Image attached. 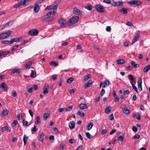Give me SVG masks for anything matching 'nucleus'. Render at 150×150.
I'll return each mask as SVG.
<instances>
[{
	"instance_id": "obj_1",
	"label": "nucleus",
	"mask_w": 150,
	"mask_h": 150,
	"mask_svg": "<svg viewBox=\"0 0 150 150\" xmlns=\"http://www.w3.org/2000/svg\"><path fill=\"white\" fill-rule=\"evenodd\" d=\"M79 17L78 16H74L69 19L67 23V25L70 26L76 23L79 21Z\"/></svg>"
},
{
	"instance_id": "obj_2",
	"label": "nucleus",
	"mask_w": 150,
	"mask_h": 150,
	"mask_svg": "<svg viewBox=\"0 0 150 150\" xmlns=\"http://www.w3.org/2000/svg\"><path fill=\"white\" fill-rule=\"evenodd\" d=\"M11 33V31L10 30L6 32L2 33L0 34V40L2 39L9 37Z\"/></svg>"
},
{
	"instance_id": "obj_3",
	"label": "nucleus",
	"mask_w": 150,
	"mask_h": 150,
	"mask_svg": "<svg viewBox=\"0 0 150 150\" xmlns=\"http://www.w3.org/2000/svg\"><path fill=\"white\" fill-rule=\"evenodd\" d=\"M58 22L59 25L61 27L63 28L65 27L67 23L65 20L62 18H60L58 19Z\"/></svg>"
},
{
	"instance_id": "obj_4",
	"label": "nucleus",
	"mask_w": 150,
	"mask_h": 150,
	"mask_svg": "<svg viewBox=\"0 0 150 150\" xmlns=\"http://www.w3.org/2000/svg\"><path fill=\"white\" fill-rule=\"evenodd\" d=\"M95 8L97 11L100 13H103L105 11L103 6L100 4L96 5L95 6Z\"/></svg>"
},
{
	"instance_id": "obj_5",
	"label": "nucleus",
	"mask_w": 150,
	"mask_h": 150,
	"mask_svg": "<svg viewBox=\"0 0 150 150\" xmlns=\"http://www.w3.org/2000/svg\"><path fill=\"white\" fill-rule=\"evenodd\" d=\"M127 3L131 5H134L136 6H139L142 4L141 2L139 1L135 0L128 1Z\"/></svg>"
},
{
	"instance_id": "obj_6",
	"label": "nucleus",
	"mask_w": 150,
	"mask_h": 150,
	"mask_svg": "<svg viewBox=\"0 0 150 150\" xmlns=\"http://www.w3.org/2000/svg\"><path fill=\"white\" fill-rule=\"evenodd\" d=\"M38 33V31L37 29H33L28 32L29 35H37Z\"/></svg>"
},
{
	"instance_id": "obj_7",
	"label": "nucleus",
	"mask_w": 150,
	"mask_h": 150,
	"mask_svg": "<svg viewBox=\"0 0 150 150\" xmlns=\"http://www.w3.org/2000/svg\"><path fill=\"white\" fill-rule=\"evenodd\" d=\"M82 13V11L79 9L76 8H74L73 13L74 14L80 15Z\"/></svg>"
},
{
	"instance_id": "obj_8",
	"label": "nucleus",
	"mask_w": 150,
	"mask_h": 150,
	"mask_svg": "<svg viewBox=\"0 0 150 150\" xmlns=\"http://www.w3.org/2000/svg\"><path fill=\"white\" fill-rule=\"evenodd\" d=\"M142 80L141 77H139L138 80L137 81V85L138 88V89L140 91H141L142 90Z\"/></svg>"
},
{
	"instance_id": "obj_9",
	"label": "nucleus",
	"mask_w": 150,
	"mask_h": 150,
	"mask_svg": "<svg viewBox=\"0 0 150 150\" xmlns=\"http://www.w3.org/2000/svg\"><path fill=\"white\" fill-rule=\"evenodd\" d=\"M139 31H138L136 34V35L134 39L132 41V44L134 43L135 42L137 41L140 35L139 33Z\"/></svg>"
},
{
	"instance_id": "obj_10",
	"label": "nucleus",
	"mask_w": 150,
	"mask_h": 150,
	"mask_svg": "<svg viewBox=\"0 0 150 150\" xmlns=\"http://www.w3.org/2000/svg\"><path fill=\"white\" fill-rule=\"evenodd\" d=\"M49 86L48 84H47L43 88V93L44 94H46L49 92Z\"/></svg>"
},
{
	"instance_id": "obj_11",
	"label": "nucleus",
	"mask_w": 150,
	"mask_h": 150,
	"mask_svg": "<svg viewBox=\"0 0 150 150\" xmlns=\"http://www.w3.org/2000/svg\"><path fill=\"white\" fill-rule=\"evenodd\" d=\"M57 9V5L54 6V8L53 11H49L47 13H49L50 16L51 15H54L55 13L56 12Z\"/></svg>"
},
{
	"instance_id": "obj_12",
	"label": "nucleus",
	"mask_w": 150,
	"mask_h": 150,
	"mask_svg": "<svg viewBox=\"0 0 150 150\" xmlns=\"http://www.w3.org/2000/svg\"><path fill=\"white\" fill-rule=\"evenodd\" d=\"M22 37H20L18 38H14L11 39L12 44H13L14 42H19L22 39Z\"/></svg>"
},
{
	"instance_id": "obj_13",
	"label": "nucleus",
	"mask_w": 150,
	"mask_h": 150,
	"mask_svg": "<svg viewBox=\"0 0 150 150\" xmlns=\"http://www.w3.org/2000/svg\"><path fill=\"white\" fill-rule=\"evenodd\" d=\"M44 135L43 132H41L39 135V140L41 143L43 142L44 138Z\"/></svg>"
},
{
	"instance_id": "obj_14",
	"label": "nucleus",
	"mask_w": 150,
	"mask_h": 150,
	"mask_svg": "<svg viewBox=\"0 0 150 150\" xmlns=\"http://www.w3.org/2000/svg\"><path fill=\"white\" fill-rule=\"evenodd\" d=\"M0 88L5 91H7L8 89L6 83L4 82L2 83L1 84Z\"/></svg>"
},
{
	"instance_id": "obj_15",
	"label": "nucleus",
	"mask_w": 150,
	"mask_h": 150,
	"mask_svg": "<svg viewBox=\"0 0 150 150\" xmlns=\"http://www.w3.org/2000/svg\"><path fill=\"white\" fill-rule=\"evenodd\" d=\"M116 62L117 64H122L125 63V61L124 59H120L117 60Z\"/></svg>"
},
{
	"instance_id": "obj_16",
	"label": "nucleus",
	"mask_w": 150,
	"mask_h": 150,
	"mask_svg": "<svg viewBox=\"0 0 150 150\" xmlns=\"http://www.w3.org/2000/svg\"><path fill=\"white\" fill-rule=\"evenodd\" d=\"M92 83L93 82L92 80H89L88 83H85L84 85V87L85 88L90 87L91 86Z\"/></svg>"
},
{
	"instance_id": "obj_17",
	"label": "nucleus",
	"mask_w": 150,
	"mask_h": 150,
	"mask_svg": "<svg viewBox=\"0 0 150 150\" xmlns=\"http://www.w3.org/2000/svg\"><path fill=\"white\" fill-rule=\"evenodd\" d=\"M75 123L73 121L70 122L69 124V126L71 129H73L75 128Z\"/></svg>"
},
{
	"instance_id": "obj_18",
	"label": "nucleus",
	"mask_w": 150,
	"mask_h": 150,
	"mask_svg": "<svg viewBox=\"0 0 150 150\" xmlns=\"http://www.w3.org/2000/svg\"><path fill=\"white\" fill-rule=\"evenodd\" d=\"M8 111L6 109H4L1 113V115L2 117L7 116L8 113Z\"/></svg>"
},
{
	"instance_id": "obj_19",
	"label": "nucleus",
	"mask_w": 150,
	"mask_h": 150,
	"mask_svg": "<svg viewBox=\"0 0 150 150\" xmlns=\"http://www.w3.org/2000/svg\"><path fill=\"white\" fill-rule=\"evenodd\" d=\"M79 108L80 109L83 110L87 108L86 104L85 103H81L79 105Z\"/></svg>"
},
{
	"instance_id": "obj_20",
	"label": "nucleus",
	"mask_w": 150,
	"mask_h": 150,
	"mask_svg": "<svg viewBox=\"0 0 150 150\" xmlns=\"http://www.w3.org/2000/svg\"><path fill=\"white\" fill-rule=\"evenodd\" d=\"M103 84V88H105L108 87L109 86L110 84V82L108 80H105Z\"/></svg>"
},
{
	"instance_id": "obj_21",
	"label": "nucleus",
	"mask_w": 150,
	"mask_h": 150,
	"mask_svg": "<svg viewBox=\"0 0 150 150\" xmlns=\"http://www.w3.org/2000/svg\"><path fill=\"white\" fill-rule=\"evenodd\" d=\"M50 16V15H49V13H47L46 14L44 15L41 18L40 20L41 21L45 20L46 21H47V19Z\"/></svg>"
},
{
	"instance_id": "obj_22",
	"label": "nucleus",
	"mask_w": 150,
	"mask_h": 150,
	"mask_svg": "<svg viewBox=\"0 0 150 150\" xmlns=\"http://www.w3.org/2000/svg\"><path fill=\"white\" fill-rule=\"evenodd\" d=\"M21 71V70L20 69H13L12 71L11 72V74H13L15 73H16L17 74H19L20 73Z\"/></svg>"
},
{
	"instance_id": "obj_23",
	"label": "nucleus",
	"mask_w": 150,
	"mask_h": 150,
	"mask_svg": "<svg viewBox=\"0 0 150 150\" xmlns=\"http://www.w3.org/2000/svg\"><path fill=\"white\" fill-rule=\"evenodd\" d=\"M13 23V21H11L9 22H8L7 23H6L4 25V27L2 28V29H3L4 28H6L8 26H9L11 25Z\"/></svg>"
},
{
	"instance_id": "obj_24",
	"label": "nucleus",
	"mask_w": 150,
	"mask_h": 150,
	"mask_svg": "<svg viewBox=\"0 0 150 150\" xmlns=\"http://www.w3.org/2000/svg\"><path fill=\"white\" fill-rule=\"evenodd\" d=\"M93 124L92 122L88 123L86 128V130L89 131L93 127Z\"/></svg>"
},
{
	"instance_id": "obj_25",
	"label": "nucleus",
	"mask_w": 150,
	"mask_h": 150,
	"mask_svg": "<svg viewBox=\"0 0 150 150\" xmlns=\"http://www.w3.org/2000/svg\"><path fill=\"white\" fill-rule=\"evenodd\" d=\"M91 75L90 74L85 75L83 77V81L84 82H86L88 79H89L91 77Z\"/></svg>"
},
{
	"instance_id": "obj_26",
	"label": "nucleus",
	"mask_w": 150,
	"mask_h": 150,
	"mask_svg": "<svg viewBox=\"0 0 150 150\" xmlns=\"http://www.w3.org/2000/svg\"><path fill=\"white\" fill-rule=\"evenodd\" d=\"M131 65L133 67L137 68L139 66L138 64H136L135 62L134 61H132L131 62Z\"/></svg>"
},
{
	"instance_id": "obj_27",
	"label": "nucleus",
	"mask_w": 150,
	"mask_h": 150,
	"mask_svg": "<svg viewBox=\"0 0 150 150\" xmlns=\"http://www.w3.org/2000/svg\"><path fill=\"white\" fill-rule=\"evenodd\" d=\"M40 7L37 4H35V7L34 9V11L35 13H37L39 11Z\"/></svg>"
},
{
	"instance_id": "obj_28",
	"label": "nucleus",
	"mask_w": 150,
	"mask_h": 150,
	"mask_svg": "<svg viewBox=\"0 0 150 150\" xmlns=\"http://www.w3.org/2000/svg\"><path fill=\"white\" fill-rule=\"evenodd\" d=\"M120 134L121 135L119 136L118 138V139L120 142H122L124 139V134L121 132L120 133Z\"/></svg>"
},
{
	"instance_id": "obj_29",
	"label": "nucleus",
	"mask_w": 150,
	"mask_h": 150,
	"mask_svg": "<svg viewBox=\"0 0 150 150\" xmlns=\"http://www.w3.org/2000/svg\"><path fill=\"white\" fill-rule=\"evenodd\" d=\"M50 114V113L48 112L45 113L43 115L44 120H46L49 117Z\"/></svg>"
},
{
	"instance_id": "obj_30",
	"label": "nucleus",
	"mask_w": 150,
	"mask_h": 150,
	"mask_svg": "<svg viewBox=\"0 0 150 150\" xmlns=\"http://www.w3.org/2000/svg\"><path fill=\"white\" fill-rule=\"evenodd\" d=\"M150 69V65H148L145 67L143 71L144 72H147Z\"/></svg>"
},
{
	"instance_id": "obj_31",
	"label": "nucleus",
	"mask_w": 150,
	"mask_h": 150,
	"mask_svg": "<svg viewBox=\"0 0 150 150\" xmlns=\"http://www.w3.org/2000/svg\"><path fill=\"white\" fill-rule=\"evenodd\" d=\"M9 53L8 51L0 52V58L1 56L8 54Z\"/></svg>"
},
{
	"instance_id": "obj_32",
	"label": "nucleus",
	"mask_w": 150,
	"mask_h": 150,
	"mask_svg": "<svg viewBox=\"0 0 150 150\" xmlns=\"http://www.w3.org/2000/svg\"><path fill=\"white\" fill-rule=\"evenodd\" d=\"M32 62H27L25 66V68L27 69L29 68L32 65Z\"/></svg>"
},
{
	"instance_id": "obj_33",
	"label": "nucleus",
	"mask_w": 150,
	"mask_h": 150,
	"mask_svg": "<svg viewBox=\"0 0 150 150\" xmlns=\"http://www.w3.org/2000/svg\"><path fill=\"white\" fill-rule=\"evenodd\" d=\"M28 139V137L25 135H24L23 137V141L24 143V145H26V142L27 141Z\"/></svg>"
},
{
	"instance_id": "obj_34",
	"label": "nucleus",
	"mask_w": 150,
	"mask_h": 150,
	"mask_svg": "<svg viewBox=\"0 0 150 150\" xmlns=\"http://www.w3.org/2000/svg\"><path fill=\"white\" fill-rule=\"evenodd\" d=\"M77 115L81 117H83L85 115V114L83 112H81L79 111H78L77 112Z\"/></svg>"
},
{
	"instance_id": "obj_35",
	"label": "nucleus",
	"mask_w": 150,
	"mask_h": 150,
	"mask_svg": "<svg viewBox=\"0 0 150 150\" xmlns=\"http://www.w3.org/2000/svg\"><path fill=\"white\" fill-rule=\"evenodd\" d=\"M1 43L3 44H12L11 40H3L1 41Z\"/></svg>"
},
{
	"instance_id": "obj_36",
	"label": "nucleus",
	"mask_w": 150,
	"mask_h": 150,
	"mask_svg": "<svg viewBox=\"0 0 150 150\" xmlns=\"http://www.w3.org/2000/svg\"><path fill=\"white\" fill-rule=\"evenodd\" d=\"M54 6H53L52 5L50 6H47L46 8L45 9V11H46L47 10H52L54 9Z\"/></svg>"
},
{
	"instance_id": "obj_37",
	"label": "nucleus",
	"mask_w": 150,
	"mask_h": 150,
	"mask_svg": "<svg viewBox=\"0 0 150 150\" xmlns=\"http://www.w3.org/2000/svg\"><path fill=\"white\" fill-rule=\"evenodd\" d=\"M120 12H122L124 14H125L127 13V9L125 8H123L119 10Z\"/></svg>"
},
{
	"instance_id": "obj_38",
	"label": "nucleus",
	"mask_w": 150,
	"mask_h": 150,
	"mask_svg": "<svg viewBox=\"0 0 150 150\" xmlns=\"http://www.w3.org/2000/svg\"><path fill=\"white\" fill-rule=\"evenodd\" d=\"M111 108L110 106H108L105 109V112L107 113H109L111 110Z\"/></svg>"
},
{
	"instance_id": "obj_39",
	"label": "nucleus",
	"mask_w": 150,
	"mask_h": 150,
	"mask_svg": "<svg viewBox=\"0 0 150 150\" xmlns=\"http://www.w3.org/2000/svg\"><path fill=\"white\" fill-rule=\"evenodd\" d=\"M18 47V45H16L11 47V50L12 52H14L15 50Z\"/></svg>"
},
{
	"instance_id": "obj_40",
	"label": "nucleus",
	"mask_w": 150,
	"mask_h": 150,
	"mask_svg": "<svg viewBox=\"0 0 150 150\" xmlns=\"http://www.w3.org/2000/svg\"><path fill=\"white\" fill-rule=\"evenodd\" d=\"M130 82L133 88L137 92H138V90L137 87L134 85L132 81H130Z\"/></svg>"
},
{
	"instance_id": "obj_41",
	"label": "nucleus",
	"mask_w": 150,
	"mask_h": 150,
	"mask_svg": "<svg viewBox=\"0 0 150 150\" xmlns=\"http://www.w3.org/2000/svg\"><path fill=\"white\" fill-rule=\"evenodd\" d=\"M74 79L73 78L70 77L68 78L67 80V82L68 83H71L73 81Z\"/></svg>"
},
{
	"instance_id": "obj_42",
	"label": "nucleus",
	"mask_w": 150,
	"mask_h": 150,
	"mask_svg": "<svg viewBox=\"0 0 150 150\" xmlns=\"http://www.w3.org/2000/svg\"><path fill=\"white\" fill-rule=\"evenodd\" d=\"M140 137V135L138 134H135L134 136L132 137V139L133 140H134V139H139V138Z\"/></svg>"
},
{
	"instance_id": "obj_43",
	"label": "nucleus",
	"mask_w": 150,
	"mask_h": 150,
	"mask_svg": "<svg viewBox=\"0 0 150 150\" xmlns=\"http://www.w3.org/2000/svg\"><path fill=\"white\" fill-rule=\"evenodd\" d=\"M54 19V18L53 16H50L47 19V22H51Z\"/></svg>"
},
{
	"instance_id": "obj_44",
	"label": "nucleus",
	"mask_w": 150,
	"mask_h": 150,
	"mask_svg": "<svg viewBox=\"0 0 150 150\" xmlns=\"http://www.w3.org/2000/svg\"><path fill=\"white\" fill-rule=\"evenodd\" d=\"M8 126H6L4 127H1V130L2 132H4L5 131L7 130L8 129Z\"/></svg>"
},
{
	"instance_id": "obj_45",
	"label": "nucleus",
	"mask_w": 150,
	"mask_h": 150,
	"mask_svg": "<svg viewBox=\"0 0 150 150\" xmlns=\"http://www.w3.org/2000/svg\"><path fill=\"white\" fill-rule=\"evenodd\" d=\"M85 8L88 10H91L93 8V7L90 4L85 7Z\"/></svg>"
},
{
	"instance_id": "obj_46",
	"label": "nucleus",
	"mask_w": 150,
	"mask_h": 150,
	"mask_svg": "<svg viewBox=\"0 0 150 150\" xmlns=\"http://www.w3.org/2000/svg\"><path fill=\"white\" fill-rule=\"evenodd\" d=\"M36 72L35 71H33L30 74V76L32 78H34L36 76Z\"/></svg>"
},
{
	"instance_id": "obj_47",
	"label": "nucleus",
	"mask_w": 150,
	"mask_h": 150,
	"mask_svg": "<svg viewBox=\"0 0 150 150\" xmlns=\"http://www.w3.org/2000/svg\"><path fill=\"white\" fill-rule=\"evenodd\" d=\"M40 117L39 116H37L36 117V121L35 124L36 125H38L40 123Z\"/></svg>"
},
{
	"instance_id": "obj_48",
	"label": "nucleus",
	"mask_w": 150,
	"mask_h": 150,
	"mask_svg": "<svg viewBox=\"0 0 150 150\" xmlns=\"http://www.w3.org/2000/svg\"><path fill=\"white\" fill-rule=\"evenodd\" d=\"M110 4H111L112 5L114 6H117V2H115L113 0H112L111 1Z\"/></svg>"
},
{
	"instance_id": "obj_49",
	"label": "nucleus",
	"mask_w": 150,
	"mask_h": 150,
	"mask_svg": "<svg viewBox=\"0 0 150 150\" xmlns=\"http://www.w3.org/2000/svg\"><path fill=\"white\" fill-rule=\"evenodd\" d=\"M117 6H122L124 2L122 1H118L117 2Z\"/></svg>"
},
{
	"instance_id": "obj_50",
	"label": "nucleus",
	"mask_w": 150,
	"mask_h": 150,
	"mask_svg": "<svg viewBox=\"0 0 150 150\" xmlns=\"http://www.w3.org/2000/svg\"><path fill=\"white\" fill-rule=\"evenodd\" d=\"M130 112L129 110L128 109H125L123 111V112L126 115L128 114Z\"/></svg>"
},
{
	"instance_id": "obj_51",
	"label": "nucleus",
	"mask_w": 150,
	"mask_h": 150,
	"mask_svg": "<svg viewBox=\"0 0 150 150\" xmlns=\"http://www.w3.org/2000/svg\"><path fill=\"white\" fill-rule=\"evenodd\" d=\"M86 136L88 139H91L93 137V136H91L88 132H87L86 134Z\"/></svg>"
},
{
	"instance_id": "obj_52",
	"label": "nucleus",
	"mask_w": 150,
	"mask_h": 150,
	"mask_svg": "<svg viewBox=\"0 0 150 150\" xmlns=\"http://www.w3.org/2000/svg\"><path fill=\"white\" fill-rule=\"evenodd\" d=\"M50 64L52 65H54L55 67L58 64L55 61L51 62L50 63Z\"/></svg>"
},
{
	"instance_id": "obj_53",
	"label": "nucleus",
	"mask_w": 150,
	"mask_h": 150,
	"mask_svg": "<svg viewBox=\"0 0 150 150\" xmlns=\"http://www.w3.org/2000/svg\"><path fill=\"white\" fill-rule=\"evenodd\" d=\"M22 6V4L20 3H19L17 4H16L13 5V7L14 8H18Z\"/></svg>"
},
{
	"instance_id": "obj_54",
	"label": "nucleus",
	"mask_w": 150,
	"mask_h": 150,
	"mask_svg": "<svg viewBox=\"0 0 150 150\" xmlns=\"http://www.w3.org/2000/svg\"><path fill=\"white\" fill-rule=\"evenodd\" d=\"M28 122L25 120H24L23 121V126H26L28 125Z\"/></svg>"
},
{
	"instance_id": "obj_55",
	"label": "nucleus",
	"mask_w": 150,
	"mask_h": 150,
	"mask_svg": "<svg viewBox=\"0 0 150 150\" xmlns=\"http://www.w3.org/2000/svg\"><path fill=\"white\" fill-rule=\"evenodd\" d=\"M18 123V122L16 120H15L12 124V126L13 127H15Z\"/></svg>"
},
{
	"instance_id": "obj_56",
	"label": "nucleus",
	"mask_w": 150,
	"mask_h": 150,
	"mask_svg": "<svg viewBox=\"0 0 150 150\" xmlns=\"http://www.w3.org/2000/svg\"><path fill=\"white\" fill-rule=\"evenodd\" d=\"M115 98L114 100V101L116 103L118 102L120 100V98L118 96L115 97Z\"/></svg>"
},
{
	"instance_id": "obj_57",
	"label": "nucleus",
	"mask_w": 150,
	"mask_h": 150,
	"mask_svg": "<svg viewBox=\"0 0 150 150\" xmlns=\"http://www.w3.org/2000/svg\"><path fill=\"white\" fill-rule=\"evenodd\" d=\"M17 118L18 120H20L22 118V115L21 113H19L18 114Z\"/></svg>"
},
{
	"instance_id": "obj_58",
	"label": "nucleus",
	"mask_w": 150,
	"mask_h": 150,
	"mask_svg": "<svg viewBox=\"0 0 150 150\" xmlns=\"http://www.w3.org/2000/svg\"><path fill=\"white\" fill-rule=\"evenodd\" d=\"M128 78L132 81H133L134 80V77L131 74H129V75Z\"/></svg>"
},
{
	"instance_id": "obj_59",
	"label": "nucleus",
	"mask_w": 150,
	"mask_h": 150,
	"mask_svg": "<svg viewBox=\"0 0 150 150\" xmlns=\"http://www.w3.org/2000/svg\"><path fill=\"white\" fill-rule=\"evenodd\" d=\"M107 132V130L106 129H103L101 131V133H102V135L104 134Z\"/></svg>"
},
{
	"instance_id": "obj_60",
	"label": "nucleus",
	"mask_w": 150,
	"mask_h": 150,
	"mask_svg": "<svg viewBox=\"0 0 150 150\" xmlns=\"http://www.w3.org/2000/svg\"><path fill=\"white\" fill-rule=\"evenodd\" d=\"M49 139L50 141L52 140V142H53L54 139V137L53 135H51L50 136Z\"/></svg>"
},
{
	"instance_id": "obj_61",
	"label": "nucleus",
	"mask_w": 150,
	"mask_h": 150,
	"mask_svg": "<svg viewBox=\"0 0 150 150\" xmlns=\"http://www.w3.org/2000/svg\"><path fill=\"white\" fill-rule=\"evenodd\" d=\"M105 93V91L104 89H103L101 91L100 95L101 96H103Z\"/></svg>"
},
{
	"instance_id": "obj_62",
	"label": "nucleus",
	"mask_w": 150,
	"mask_h": 150,
	"mask_svg": "<svg viewBox=\"0 0 150 150\" xmlns=\"http://www.w3.org/2000/svg\"><path fill=\"white\" fill-rule=\"evenodd\" d=\"M64 110L66 111V108H60L58 109V111L59 112H62L64 111Z\"/></svg>"
},
{
	"instance_id": "obj_63",
	"label": "nucleus",
	"mask_w": 150,
	"mask_h": 150,
	"mask_svg": "<svg viewBox=\"0 0 150 150\" xmlns=\"http://www.w3.org/2000/svg\"><path fill=\"white\" fill-rule=\"evenodd\" d=\"M111 1L110 0H103V2L107 4H110Z\"/></svg>"
},
{
	"instance_id": "obj_64",
	"label": "nucleus",
	"mask_w": 150,
	"mask_h": 150,
	"mask_svg": "<svg viewBox=\"0 0 150 150\" xmlns=\"http://www.w3.org/2000/svg\"><path fill=\"white\" fill-rule=\"evenodd\" d=\"M132 129L134 132H137V129L136 127L134 126H133L132 127Z\"/></svg>"
}]
</instances>
